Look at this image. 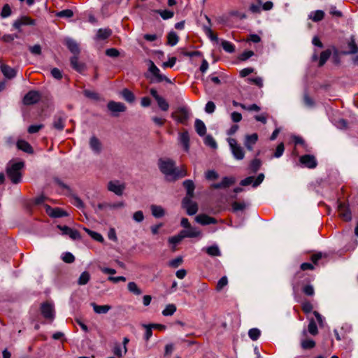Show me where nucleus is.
I'll return each mask as SVG.
<instances>
[{"mask_svg":"<svg viewBox=\"0 0 358 358\" xmlns=\"http://www.w3.org/2000/svg\"><path fill=\"white\" fill-rule=\"evenodd\" d=\"M157 164L159 171L164 175L167 181L174 182L187 176V170L184 167L177 168L173 159L160 158Z\"/></svg>","mask_w":358,"mask_h":358,"instance_id":"obj_1","label":"nucleus"},{"mask_svg":"<svg viewBox=\"0 0 358 358\" xmlns=\"http://www.w3.org/2000/svg\"><path fill=\"white\" fill-rule=\"evenodd\" d=\"M23 162H10L6 168L7 176L14 184H17L22 180L21 170L24 167Z\"/></svg>","mask_w":358,"mask_h":358,"instance_id":"obj_2","label":"nucleus"},{"mask_svg":"<svg viewBox=\"0 0 358 358\" xmlns=\"http://www.w3.org/2000/svg\"><path fill=\"white\" fill-rule=\"evenodd\" d=\"M227 142L233 157L236 160H242L245 157V151L243 148L238 143L237 141L233 138H229Z\"/></svg>","mask_w":358,"mask_h":358,"instance_id":"obj_3","label":"nucleus"},{"mask_svg":"<svg viewBox=\"0 0 358 358\" xmlns=\"http://www.w3.org/2000/svg\"><path fill=\"white\" fill-rule=\"evenodd\" d=\"M148 70H149V72L152 76V78H150V80L152 83H161L162 81L171 83V80L168 78H166L165 76H163L160 73V70L152 60L149 61Z\"/></svg>","mask_w":358,"mask_h":358,"instance_id":"obj_4","label":"nucleus"},{"mask_svg":"<svg viewBox=\"0 0 358 358\" xmlns=\"http://www.w3.org/2000/svg\"><path fill=\"white\" fill-rule=\"evenodd\" d=\"M190 113L186 107H179L176 113L171 114V117L173 118L177 122L187 124L189 118Z\"/></svg>","mask_w":358,"mask_h":358,"instance_id":"obj_5","label":"nucleus"},{"mask_svg":"<svg viewBox=\"0 0 358 358\" xmlns=\"http://www.w3.org/2000/svg\"><path fill=\"white\" fill-rule=\"evenodd\" d=\"M126 189V185L118 180H110L108 182L107 189L116 194L122 196Z\"/></svg>","mask_w":358,"mask_h":358,"instance_id":"obj_6","label":"nucleus"},{"mask_svg":"<svg viewBox=\"0 0 358 358\" xmlns=\"http://www.w3.org/2000/svg\"><path fill=\"white\" fill-rule=\"evenodd\" d=\"M192 198L185 196L182 201V206L186 210L189 215H195L198 211V205L196 202L192 201Z\"/></svg>","mask_w":358,"mask_h":358,"instance_id":"obj_7","label":"nucleus"},{"mask_svg":"<svg viewBox=\"0 0 358 358\" xmlns=\"http://www.w3.org/2000/svg\"><path fill=\"white\" fill-rule=\"evenodd\" d=\"M41 98L39 92L31 90L28 92L23 98V103L27 106L33 105L38 103Z\"/></svg>","mask_w":358,"mask_h":358,"instance_id":"obj_8","label":"nucleus"},{"mask_svg":"<svg viewBox=\"0 0 358 358\" xmlns=\"http://www.w3.org/2000/svg\"><path fill=\"white\" fill-rule=\"evenodd\" d=\"M41 312L42 315L46 320L52 321L55 318L54 306L48 302L43 303L41 306Z\"/></svg>","mask_w":358,"mask_h":358,"instance_id":"obj_9","label":"nucleus"},{"mask_svg":"<svg viewBox=\"0 0 358 358\" xmlns=\"http://www.w3.org/2000/svg\"><path fill=\"white\" fill-rule=\"evenodd\" d=\"M107 108L113 116H117V113L124 112L127 110V107L123 103L114 101H110L107 104Z\"/></svg>","mask_w":358,"mask_h":358,"instance_id":"obj_10","label":"nucleus"},{"mask_svg":"<svg viewBox=\"0 0 358 358\" xmlns=\"http://www.w3.org/2000/svg\"><path fill=\"white\" fill-rule=\"evenodd\" d=\"M236 182V178L233 176H225L222 178V181L218 183H213L211 185V188L218 189H225L231 185H234Z\"/></svg>","mask_w":358,"mask_h":358,"instance_id":"obj_11","label":"nucleus"},{"mask_svg":"<svg viewBox=\"0 0 358 358\" xmlns=\"http://www.w3.org/2000/svg\"><path fill=\"white\" fill-rule=\"evenodd\" d=\"M57 228L59 229L63 235H67L73 240H79L81 238L79 231L76 229L62 225H57Z\"/></svg>","mask_w":358,"mask_h":358,"instance_id":"obj_12","label":"nucleus"},{"mask_svg":"<svg viewBox=\"0 0 358 358\" xmlns=\"http://www.w3.org/2000/svg\"><path fill=\"white\" fill-rule=\"evenodd\" d=\"M35 24V20L30 18L27 16H22L17 20H16L13 24V27L18 30V31H21V27L24 25H34Z\"/></svg>","mask_w":358,"mask_h":358,"instance_id":"obj_13","label":"nucleus"},{"mask_svg":"<svg viewBox=\"0 0 358 358\" xmlns=\"http://www.w3.org/2000/svg\"><path fill=\"white\" fill-rule=\"evenodd\" d=\"M66 117L64 113L56 114L53 117L52 127L58 131H62L65 126Z\"/></svg>","mask_w":358,"mask_h":358,"instance_id":"obj_14","label":"nucleus"},{"mask_svg":"<svg viewBox=\"0 0 358 358\" xmlns=\"http://www.w3.org/2000/svg\"><path fill=\"white\" fill-rule=\"evenodd\" d=\"M301 347L303 350H310L315 347V342L313 339L306 338L307 331L306 329H303L301 331Z\"/></svg>","mask_w":358,"mask_h":358,"instance_id":"obj_15","label":"nucleus"},{"mask_svg":"<svg viewBox=\"0 0 358 358\" xmlns=\"http://www.w3.org/2000/svg\"><path fill=\"white\" fill-rule=\"evenodd\" d=\"M300 162L308 169H314L317 166V162L315 157L311 155H304L300 157Z\"/></svg>","mask_w":358,"mask_h":358,"instance_id":"obj_16","label":"nucleus"},{"mask_svg":"<svg viewBox=\"0 0 358 358\" xmlns=\"http://www.w3.org/2000/svg\"><path fill=\"white\" fill-rule=\"evenodd\" d=\"M195 220L196 222L199 223L201 225H208L210 224H216L217 222V220L213 217L208 216L206 214H200L198 215L195 217Z\"/></svg>","mask_w":358,"mask_h":358,"instance_id":"obj_17","label":"nucleus"},{"mask_svg":"<svg viewBox=\"0 0 358 358\" xmlns=\"http://www.w3.org/2000/svg\"><path fill=\"white\" fill-rule=\"evenodd\" d=\"M180 233L183 238H195L201 235V231L199 230L192 227L185 228V229L182 230Z\"/></svg>","mask_w":358,"mask_h":358,"instance_id":"obj_18","label":"nucleus"},{"mask_svg":"<svg viewBox=\"0 0 358 358\" xmlns=\"http://www.w3.org/2000/svg\"><path fill=\"white\" fill-rule=\"evenodd\" d=\"M78 55H75L72 56L70 59L71 66V67L79 73H82L86 69L85 64L82 62H78Z\"/></svg>","mask_w":358,"mask_h":358,"instance_id":"obj_19","label":"nucleus"},{"mask_svg":"<svg viewBox=\"0 0 358 358\" xmlns=\"http://www.w3.org/2000/svg\"><path fill=\"white\" fill-rule=\"evenodd\" d=\"M338 211L340 216L345 220V221H350L352 220V213L350 210L348 206L345 205V203H341L338 205Z\"/></svg>","mask_w":358,"mask_h":358,"instance_id":"obj_20","label":"nucleus"},{"mask_svg":"<svg viewBox=\"0 0 358 358\" xmlns=\"http://www.w3.org/2000/svg\"><path fill=\"white\" fill-rule=\"evenodd\" d=\"M65 45L69 50V51L75 55H79L80 50L78 43L72 38H67L65 39Z\"/></svg>","mask_w":358,"mask_h":358,"instance_id":"obj_21","label":"nucleus"},{"mask_svg":"<svg viewBox=\"0 0 358 358\" xmlns=\"http://www.w3.org/2000/svg\"><path fill=\"white\" fill-rule=\"evenodd\" d=\"M258 141V135L254 133L250 135H246L244 140V145L248 150H252L253 146L256 144Z\"/></svg>","mask_w":358,"mask_h":358,"instance_id":"obj_22","label":"nucleus"},{"mask_svg":"<svg viewBox=\"0 0 358 358\" xmlns=\"http://www.w3.org/2000/svg\"><path fill=\"white\" fill-rule=\"evenodd\" d=\"M90 147L91 150L96 154H99L102 150L101 143L95 136H92L90 139Z\"/></svg>","mask_w":358,"mask_h":358,"instance_id":"obj_23","label":"nucleus"},{"mask_svg":"<svg viewBox=\"0 0 358 358\" xmlns=\"http://www.w3.org/2000/svg\"><path fill=\"white\" fill-rule=\"evenodd\" d=\"M179 142L182 145L185 151L188 152L189 150V136L187 131H185L179 134Z\"/></svg>","mask_w":358,"mask_h":358,"instance_id":"obj_24","label":"nucleus"},{"mask_svg":"<svg viewBox=\"0 0 358 358\" xmlns=\"http://www.w3.org/2000/svg\"><path fill=\"white\" fill-rule=\"evenodd\" d=\"M0 68L2 73L6 78L12 79L16 76L15 69L8 65L3 64L1 65Z\"/></svg>","mask_w":358,"mask_h":358,"instance_id":"obj_25","label":"nucleus"},{"mask_svg":"<svg viewBox=\"0 0 358 358\" xmlns=\"http://www.w3.org/2000/svg\"><path fill=\"white\" fill-rule=\"evenodd\" d=\"M16 145L19 150H22L24 152L28 154H32L34 152V150L31 145L24 140L17 141Z\"/></svg>","mask_w":358,"mask_h":358,"instance_id":"obj_26","label":"nucleus"},{"mask_svg":"<svg viewBox=\"0 0 358 358\" xmlns=\"http://www.w3.org/2000/svg\"><path fill=\"white\" fill-rule=\"evenodd\" d=\"M91 306L96 314H106L111 309V306L109 305L101 306L94 302L91 303Z\"/></svg>","mask_w":358,"mask_h":358,"instance_id":"obj_27","label":"nucleus"},{"mask_svg":"<svg viewBox=\"0 0 358 358\" xmlns=\"http://www.w3.org/2000/svg\"><path fill=\"white\" fill-rule=\"evenodd\" d=\"M182 185L187 191L186 196L193 197L195 185L192 180H186L183 181Z\"/></svg>","mask_w":358,"mask_h":358,"instance_id":"obj_28","label":"nucleus"},{"mask_svg":"<svg viewBox=\"0 0 358 358\" xmlns=\"http://www.w3.org/2000/svg\"><path fill=\"white\" fill-rule=\"evenodd\" d=\"M195 130L198 135L203 136L206 133V127L203 122L199 119H196L194 123Z\"/></svg>","mask_w":358,"mask_h":358,"instance_id":"obj_29","label":"nucleus"},{"mask_svg":"<svg viewBox=\"0 0 358 358\" xmlns=\"http://www.w3.org/2000/svg\"><path fill=\"white\" fill-rule=\"evenodd\" d=\"M112 34V31L110 29H98L95 39L96 40H105L110 37Z\"/></svg>","mask_w":358,"mask_h":358,"instance_id":"obj_30","label":"nucleus"},{"mask_svg":"<svg viewBox=\"0 0 358 358\" xmlns=\"http://www.w3.org/2000/svg\"><path fill=\"white\" fill-rule=\"evenodd\" d=\"M324 15L325 13L323 10H317L315 11L311 12L308 15V18L315 22H317L322 20L324 17Z\"/></svg>","mask_w":358,"mask_h":358,"instance_id":"obj_31","label":"nucleus"},{"mask_svg":"<svg viewBox=\"0 0 358 358\" xmlns=\"http://www.w3.org/2000/svg\"><path fill=\"white\" fill-rule=\"evenodd\" d=\"M348 46L349 48V51L343 52L344 55H353L358 52V47L356 44L354 36L350 38V40L348 43Z\"/></svg>","mask_w":358,"mask_h":358,"instance_id":"obj_32","label":"nucleus"},{"mask_svg":"<svg viewBox=\"0 0 358 358\" xmlns=\"http://www.w3.org/2000/svg\"><path fill=\"white\" fill-rule=\"evenodd\" d=\"M49 208L50 212H48V214L52 217H62L68 215L67 213L61 208H51L50 207Z\"/></svg>","mask_w":358,"mask_h":358,"instance_id":"obj_33","label":"nucleus"},{"mask_svg":"<svg viewBox=\"0 0 358 358\" xmlns=\"http://www.w3.org/2000/svg\"><path fill=\"white\" fill-rule=\"evenodd\" d=\"M121 95L123 99L128 103H131L135 101V96L134 93L127 88H124L122 90Z\"/></svg>","mask_w":358,"mask_h":358,"instance_id":"obj_34","label":"nucleus"},{"mask_svg":"<svg viewBox=\"0 0 358 358\" xmlns=\"http://www.w3.org/2000/svg\"><path fill=\"white\" fill-rule=\"evenodd\" d=\"M179 41V36L173 31H170L167 35V45L171 46L176 45Z\"/></svg>","mask_w":358,"mask_h":358,"instance_id":"obj_35","label":"nucleus"},{"mask_svg":"<svg viewBox=\"0 0 358 358\" xmlns=\"http://www.w3.org/2000/svg\"><path fill=\"white\" fill-rule=\"evenodd\" d=\"M306 331L307 333L308 332L313 336H316L318 334V329L316 324V322L313 318L309 319V323Z\"/></svg>","mask_w":358,"mask_h":358,"instance_id":"obj_36","label":"nucleus"},{"mask_svg":"<svg viewBox=\"0 0 358 358\" xmlns=\"http://www.w3.org/2000/svg\"><path fill=\"white\" fill-rule=\"evenodd\" d=\"M151 210L152 215L157 218L162 217L165 215L164 208L160 206L152 205Z\"/></svg>","mask_w":358,"mask_h":358,"instance_id":"obj_37","label":"nucleus"},{"mask_svg":"<svg viewBox=\"0 0 358 358\" xmlns=\"http://www.w3.org/2000/svg\"><path fill=\"white\" fill-rule=\"evenodd\" d=\"M206 253L211 257L221 256V252L217 245H213L205 248Z\"/></svg>","mask_w":358,"mask_h":358,"instance_id":"obj_38","label":"nucleus"},{"mask_svg":"<svg viewBox=\"0 0 358 358\" xmlns=\"http://www.w3.org/2000/svg\"><path fill=\"white\" fill-rule=\"evenodd\" d=\"M153 12L158 13L164 20H169L174 16V12L169 10H154Z\"/></svg>","mask_w":358,"mask_h":358,"instance_id":"obj_39","label":"nucleus"},{"mask_svg":"<svg viewBox=\"0 0 358 358\" xmlns=\"http://www.w3.org/2000/svg\"><path fill=\"white\" fill-rule=\"evenodd\" d=\"M331 55V51L329 49L322 51L320 54L318 66L320 67L324 66L327 61L329 59Z\"/></svg>","mask_w":358,"mask_h":358,"instance_id":"obj_40","label":"nucleus"},{"mask_svg":"<svg viewBox=\"0 0 358 358\" xmlns=\"http://www.w3.org/2000/svg\"><path fill=\"white\" fill-rule=\"evenodd\" d=\"M90 278H91V275H90V273L88 271H83L80 274V275L78 280V284L79 285H85L88 283Z\"/></svg>","mask_w":358,"mask_h":358,"instance_id":"obj_41","label":"nucleus"},{"mask_svg":"<svg viewBox=\"0 0 358 358\" xmlns=\"http://www.w3.org/2000/svg\"><path fill=\"white\" fill-rule=\"evenodd\" d=\"M84 230L95 241L103 243L104 241L103 237L102 235L98 232L92 231L87 228L84 227Z\"/></svg>","mask_w":358,"mask_h":358,"instance_id":"obj_42","label":"nucleus"},{"mask_svg":"<svg viewBox=\"0 0 358 358\" xmlns=\"http://www.w3.org/2000/svg\"><path fill=\"white\" fill-rule=\"evenodd\" d=\"M128 290L135 295H141L142 294L141 289L138 287L137 284L134 282H129L127 285Z\"/></svg>","mask_w":358,"mask_h":358,"instance_id":"obj_43","label":"nucleus"},{"mask_svg":"<svg viewBox=\"0 0 358 358\" xmlns=\"http://www.w3.org/2000/svg\"><path fill=\"white\" fill-rule=\"evenodd\" d=\"M55 16L58 17H65V18H70L73 16V12L71 9H66L63 10L59 12L55 13Z\"/></svg>","mask_w":358,"mask_h":358,"instance_id":"obj_44","label":"nucleus"},{"mask_svg":"<svg viewBox=\"0 0 358 358\" xmlns=\"http://www.w3.org/2000/svg\"><path fill=\"white\" fill-rule=\"evenodd\" d=\"M83 94L87 97L88 99H92V100H94V101H99L100 99V96L99 94L94 92V91H91V90H85L83 91Z\"/></svg>","mask_w":358,"mask_h":358,"instance_id":"obj_45","label":"nucleus"},{"mask_svg":"<svg viewBox=\"0 0 358 358\" xmlns=\"http://www.w3.org/2000/svg\"><path fill=\"white\" fill-rule=\"evenodd\" d=\"M176 311V306L174 304H169L162 311L164 316H171Z\"/></svg>","mask_w":358,"mask_h":358,"instance_id":"obj_46","label":"nucleus"},{"mask_svg":"<svg viewBox=\"0 0 358 358\" xmlns=\"http://www.w3.org/2000/svg\"><path fill=\"white\" fill-rule=\"evenodd\" d=\"M156 101L157 102L158 106L163 111H167L169 108V103L162 96L158 98Z\"/></svg>","mask_w":358,"mask_h":358,"instance_id":"obj_47","label":"nucleus"},{"mask_svg":"<svg viewBox=\"0 0 358 358\" xmlns=\"http://www.w3.org/2000/svg\"><path fill=\"white\" fill-rule=\"evenodd\" d=\"M204 143L213 149H215L217 147L215 140L211 135H207L204 138Z\"/></svg>","mask_w":358,"mask_h":358,"instance_id":"obj_48","label":"nucleus"},{"mask_svg":"<svg viewBox=\"0 0 358 358\" xmlns=\"http://www.w3.org/2000/svg\"><path fill=\"white\" fill-rule=\"evenodd\" d=\"M261 164L260 159L255 158L250 162V169L252 172L256 173L259 169Z\"/></svg>","mask_w":358,"mask_h":358,"instance_id":"obj_49","label":"nucleus"},{"mask_svg":"<svg viewBox=\"0 0 358 358\" xmlns=\"http://www.w3.org/2000/svg\"><path fill=\"white\" fill-rule=\"evenodd\" d=\"M261 331L257 328H252L249 330L248 336L252 341H257L260 336Z\"/></svg>","mask_w":358,"mask_h":358,"instance_id":"obj_50","label":"nucleus"},{"mask_svg":"<svg viewBox=\"0 0 358 358\" xmlns=\"http://www.w3.org/2000/svg\"><path fill=\"white\" fill-rule=\"evenodd\" d=\"M327 255L326 254L319 252L313 255L310 257V259L314 264L317 265L318 264V262L320 259L327 257Z\"/></svg>","mask_w":358,"mask_h":358,"instance_id":"obj_51","label":"nucleus"},{"mask_svg":"<svg viewBox=\"0 0 358 358\" xmlns=\"http://www.w3.org/2000/svg\"><path fill=\"white\" fill-rule=\"evenodd\" d=\"M222 47L227 52L232 53L235 50L234 45L227 41H223L222 42Z\"/></svg>","mask_w":358,"mask_h":358,"instance_id":"obj_52","label":"nucleus"},{"mask_svg":"<svg viewBox=\"0 0 358 358\" xmlns=\"http://www.w3.org/2000/svg\"><path fill=\"white\" fill-rule=\"evenodd\" d=\"M219 177L218 173L214 170H208L205 173V178L208 180H215Z\"/></svg>","mask_w":358,"mask_h":358,"instance_id":"obj_53","label":"nucleus"},{"mask_svg":"<svg viewBox=\"0 0 358 358\" xmlns=\"http://www.w3.org/2000/svg\"><path fill=\"white\" fill-rule=\"evenodd\" d=\"M142 327L145 329L144 339L148 341L152 335V327L150 324H142Z\"/></svg>","mask_w":358,"mask_h":358,"instance_id":"obj_54","label":"nucleus"},{"mask_svg":"<svg viewBox=\"0 0 358 358\" xmlns=\"http://www.w3.org/2000/svg\"><path fill=\"white\" fill-rule=\"evenodd\" d=\"M113 354L118 357H122L123 355H124L125 354H124V348L122 349L120 343H115V346L113 348Z\"/></svg>","mask_w":358,"mask_h":358,"instance_id":"obj_55","label":"nucleus"},{"mask_svg":"<svg viewBox=\"0 0 358 358\" xmlns=\"http://www.w3.org/2000/svg\"><path fill=\"white\" fill-rule=\"evenodd\" d=\"M248 83L254 84L259 87H262L263 86V80L261 77L257 78H248L247 79Z\"/></svg>","mask_w":358,"mask_h":358,"instance_id":"obj_56","label":"nucleus"},{"mask_svg":"<svg viewBox=\"0 0 358 358\" xmlns=\"http://www.w3.org/2000/svg\"><path fill=\"white\" fill-rule=\"evenodd\" d=\"M302 292L307 296H313L315 294L314 287L311 285H306L302 288Z\"/></svg>","mask_w":358,"mask_h":358,"instance_id":"obj_57","label":"nucleus"},{"mask_svg":"<svg viewBox=\"0 0 358 358\" xmlns=\"http://www.w3.org/2000/svg\"><path fill=\"white\" fill-rule=\"evenodd\" d=\"M302 310L306 313H310L313 311V306L310 301H305L301 306Z\"/></svg>","mask_w":358,"mask_h":358,"instance_id":"obj_58","label":"nucleus"},{"mask_svg":"<svg viewBox=\"0 0 358 358\" xmlns=\"http://www.w3.org/2000/svg\"><path fill=\"white\" fill-rule=\"evenodd\" d=\"M227 278L226 276L222 277L217 283L216 289L217 291H220L221 289H222L224 287H225L227 285Z\"/></svg>","mask_w":358,"mask_h":358,"instance_id":"obj_59","label":"nucleus"},{"mask_svg":"<svg viewBox=\"0 0 358 358\" xmlns=\"http://www.w3.org/2000/svg\"><path fill=\"white\" fill-rule=\"evenodd\" d=\"M62 260L66 263H73L75 261V257L69 252L64 253Z\"/></svg>","mask_w":358,"mask_h":358,"instance_id":"obj_60","label":"nucleus"},{"mask_svg":"<svg viewBox=\"0 0 358 358\" xmlns=\"http://www.w3.org/2000/svg\"><path fill=\"white\" fill-rule=\"evenodd\" d=\"M11 14V9L8 4H5L3 8L1 13V16L3 18L8 17Z\"/></svg>","mask_w":358,"mask_h":358,"instance_id":"obj_61","label":"nucleus"},{"mask_svg":"<svg viewBox=\"0 0 358 358\" xmlns=\"http://www.w3.org/2000/svg\"><path fill=\"white\" fill-rule=\"evenodd\" d=\"M106 55L110 57H117L120 55V52L116 48H108L106 50Z\"/></svg>","mask_w":358,"mask_h":358,"instance_id":"obj_62","label":"nucleus"},{"mask_svg":"<svg viewBox=\"0 0 358 358\" xmlns=\"http://www.w3.org/2000/svg\"><path fill=\"white\" fill-rule=\"evenodd\" d=\"M182 239H183V238L181 236L180 233H179L176 236L170 237L169 238V243L170 244L176 245V244L179 243Z\"/></svg>","mask_w":358,"mask_h":358,"instance_id":"obj_63","label":"nucleus"},{"mask_svg":"<svg viewBox=\"0 0 358 358\" xmlns=\"http://www.w3.org/2000/svg\"><path fill=\"white\" fill-rule=\"evenodd\" d=\"M303 102L308 107H313L315 105L313 99L308 94L303 95Z\"/></svg>","mask_w":358,"mask_h":358,"instance_id":"obj_64","label":"nucleus"}]
</instances>
